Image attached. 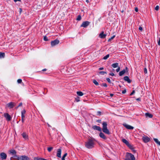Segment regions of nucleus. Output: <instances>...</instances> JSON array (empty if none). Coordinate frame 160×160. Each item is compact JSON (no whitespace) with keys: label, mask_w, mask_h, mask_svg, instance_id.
<instances>
[{"label":"nucleus","mask_w":160,"mask_h":160,"mask_svg":"<svg viewBox=\"0 0 160 160\" xmlns=\"http://www.w3.org/2000/svg\"><path fill=\"white\" fill-rule=\"evenodd\" d=\"M95 142L93 139L89 138L85 143V147L88 149H91L94 147Z\"/></svg>","instance_id":"nucleus-1"},{"label":"nucleus","mask_w":160,"mask_h":160,"mask_svg":"<svg viewBox=\"0 0 160 160\" xmlns=\"http://www.w3.org/2000/svg\"><path fill=\"white\" fill-rule=\"evenodd\" d=\"M102 131L108 135H109L110 134V133L109 131V130L107 128V123L106 122H104L102 123Z\"/></svg>","instance_id":"nucleus-2"},{"label":"nucleus","mask_w":160,"mask_h":160,"mask_svg":"<svg viewBox=\"0 0 160 160\" xmlns=\"http://www.w3.org/2000/svg\"><path fill=\"white\" fill-rule=\"evenodd\" d=\"M125 160H135V158L132 153L127 152L126 153Z\"/></svg>","instance_id":"nucleus-3"},{"label":"nucleus","mask_w":160,"mask_h":160,"mask_svg":"<svg viewBox=\"0 0 160 160\" xmlns=\"http://www.w3.org/2000/svg\"><path fill=\"white\" fill-rule=\"evenodd\" d=\"M59 42V41L58 39H55L51 42V45L53 47L58 44Z\"/></svg>","instance_id":"nucleus-4"},{"label":"nucleus","mask_w":160,"mask_h":160,"mask_svg":"<svg viewBox=\"0 0 160 160\" xmlns=\"http://www.w3.org/2000/svg\"><path fill=\"white\" fill-rule=\"evenodd\" d=\"M90 24L89 22L86 21L83 22L82 24L81 25V27H83L84 28H86Z\"/></svg>","instance_id":"nucleus-5"},{"label":"nucleus","mask_w":160,"mask_h":160,"mask_svg":"<svg viewBox=\"0 0 160 160\" xmlns=\"http://www.w3.org/2000/svg\"><path fill=\"white\" fill-rule=\"evenodd\" d=\"M122 141L123 143L125 144L130 148H131L132 146L129 143V142L125 139H122Z\"/></svg>","instance_id":"nucleus-6"},{"label":"nucleus","mask_w":160,"mask_h":160,"mask_svg":"<svg viewBox=\"0 0 160 160\" xmlns=\"http://www.w3.org/2000/svg\"><path fill=\"white\" fill-rule=\"evenodd\" d=\"M4 117L6 118V120L8 121L11 120L12 118L11 116L8 113H5L4 114Z\"/></svg>","instance_id":"nucleus-7"},{"label":"nucleus","mask_w":160,"mask_h":160,"mask_svg":"<svg viewBox=\"0 0 160 160\" xmlns=\"http://www.w3.org/2000/svg\"><path fill=\"white\" fill-rule=\"evenodd\" d=\"M26 112V111L24 109L22 111V112H21L22 121V122H23V123L24 122V118H25V115H24V114Z\"/></svg>","instance_id":"nucleus-8"},{"label":"nucleus","mask_w":160,"mask_h":160,"mask_svg":"<svg viewBox=\"0 0 160 160\" xmlns=\"http://www.w3.org/2000/svg\"><path fill=\"white\" fill-rule=\"evenodd\" d=\"M15 105L16 104L15 103L11 102L8 103L7 104V105L9 108H11L14 107L15 106Z\"/></svg>","instance_id":"nucleus-9"},{"label":"nucleus","mask_w":160,"mask_h":160,"mask_svg":"<svg viewBox=\"0 0 160 160\" xmlns=\"http://www.w3.org/2000/svg\"><path fill=\"white\" fill-rule=\"evenodd\" d=\"M142 139L145 142H147L150 141V138L147 136L143 137Z\"/></svg>","instance_id":"nucleus-10"},{"label":"nucleus","mask_w":160,"mask_h":160,"mask_svg":"<svg viewBox=\"0 0 160 160\" xmlns=\"http://www.w3.org/2000/svg\"><path fill=\"white\" fill-rule=\"evenodd\" d=\"M0 156L2 159H5L7 158V155L4 152H1L0 153Z\"/></svg>","instance_id":"nucleus-11"},{"label":"nucleus","mask_w":160,"mask_h":160,"mask_svg":"<svg viewBox=\"0 0 160 160\" xmlns=\"http://www.w3.org/2000/svg\"><path fill=\"white\" fill-rule=\"evenodd\" d=\"M62 150L61 148H59L57 149L56 156L58 158L61 157Z\"/></svg>","instance_id":"nucleus-12"},{"label":"nucleus","mask_w":160,"mask_h":160,"mask_svg":"<svg viewBox=\"0 0 160 160\" xmlns=\"http://www.w3.org/2000/svg\"><path fill=\"white\" fill-rule=\"evenodd\" d=\"M123 125L128 129L132 130L134 128L133 127L126 124H123Z\"/></svg>","instance_id":"nucleus-13"},{"label":"nucleus","mask_w":160,"mask_h":160,"mask_svg":"<svg viewBox=\"0 0 160 160\" xmlns=\"http://www.w3.org/2000/svg\"><path fill=\"white\" fill-rule=\"evenodd\" d=\"M125 69H123L122 71H120L119 73V75L120 76H122L126 72H128V68L126 67Z\"/></svg>","instance_id":"nucleus-14"},{"label":"nucleus","mask_w":160,"mask_h":160,"mask_svg":"<svg viewBox=\"0 0 160 160\" xmlns=\"http://www.w3.org/2000/svg\"><path fill=\"white\" fill-rule=\"evenodd\" d=\"M92 128L94 130H96L100 132L102 131V129L100 127L96 125L93 126Z\"/></svg>","instance_id":"nucleus-15"},{"label":"nucleus","mask_w":160,"mask_h":160,"mask_svg":"<svg viewBox=\"0 0 160 160\" xmlns=\"http://www.w3.org/2000/svg\"><path fill=\"white\" fill-rule=\"evenodd\" d=\"M10 153L12 154V155H14V156H13L14 157H18V158L17 155H16V152L15 150L14 149H12L9 151Z\"/></svg>","instance_id":"nucleus-16"},{"label":"nucleus","mask_w":160,"mask_h":160,"mask_svg":"<svg viewBox=\"0 0 160 160\" xmlns=\"http://www.w3.org/2000/svg\"><path fill=\"white\" fill-rule=\"evenodd\" d=\"M20 160H29V158L25 156H22L20 158Z\"/></svg>","instance_id":"nucleus-17"},{"label":"nucleus","mask_w":160,"mask_h":160,"mask_svg":"<svg viewBox=\"0 0 160 160\" xmlns=\"http://www.w3.org/2000/svg\"><path fill=\"white\" fill-rule=\"evenodd\" d=\"M100 137L104 139H106L107 138L103 133L100 132L99 134Z\"/></svg>","instance_id":"nucleus-18"},{"label":"nucleus","mask_w":160,"mask_h":160,"mask_svg":"<svg viewBox=\"0 0 160 160\" xmlns=\"http://www.w3.org/2000/svg\"><path fill=\"white\" fill-rule=\"evenodd\" d=\"M124 80L126 81H127L128 83H130L131 82V80L127 76H126L124 78Z\"/></svg>","instance_id":"nucleus-19"},{"label":"nucleus","mask_w":160,"mask_h":160,"mask_svg":"<svg viewBox=\"0 0 160 160\" xmlns=\"http://www.w3.org/2000/svg\"><path fill=\"white\" fill-rule=\"evenodd\" d=\"M106 35L104 34L103 32H102L99 34V37L101 38H105Z\"/></svg>","instance_id":"nucleus-20"},{"label":"nucleus","mask_w":160,"mask_h":160,"mask_svg":"<svg viewBox=\"0 0 160 160\" xmlns=\"http://www.w3.org/2000/svg\"><path fill=\"white\" fill-rule=\"evenodd\" d=\"M22 136L23 138L25 139L26 140L28 139V135L26 134V133L23 132L22 134Z\"/></svg>","instance_id":"nucleus-21"},{"label":"nucleus","mask_w":160,"mask_h":160,"mask_svg":"<svg viewBox=\"0 0 160 160\" xmlns=\"http://www.w3.org/2000/svg\"><path fill=\"white\" fill-rule=\"evenodd\" d=\"M145 115L146 117H148L149 118H152V117L153 115L148 112H147L145 113Z\"/></svg>","instance_id":"nucleus-22"},{"label":"nucleus","mask_w":160,"mask_h":160,"mask_svg":"<svg viewBox=\"0 0 160 160\" xmlns=\"http://www.w3.org/2000/svg\"><path fill=\"white\" fill-rule=\"evenodd\" d=\"M112 66L113 68H116L118 67V63H113L112 65Z\"/></svg>","instance_id":"nucleus-23"},{"label":"nucleus","mask_w":160,"mask_h":160,"mask_svg":"<svg viewBox=\"0 0 160 160\" xmlns=\"http://www.w3.org/2000/svg\"><path fill=\"white\" fill-rule=\"evenodd\" d=\"M77 93L78 96H81L83 95V93L81 92L78 91L77 92Z\"/></svg>","instance_id":"nucleus-24"},{"label":"nucleus","mask_w":160,"mask_h":160,"mask_svg":"<svg viewBox=\"0 0 160 160\" xmlns=\"http://www.w3.org/2000/svg\"><path fill=\"white\" fill-rule=\"evenodd\" d=\"M5 57V53L3 52H0V58H3Z\"/></svg>","instance_id":"nucleus-25"},{"label":"nucleus","mask_w":160,"mask_h":160,"mask_svg":"<svg viewBox=\"0 0 160 160\" xmlns=\"http://www.w3.org/2000/svg\"><path fill=\"white\" fill-rule=\"evenodd\" d=\"M96 85H99L98 83L95 79H93L92 81Z\"/></svg>","instance_id":"nucleus-26"},{"label":"nucleus","mask_w":160,"mask_h":160,"mask_svg":"<svg viewBox=\"0 0 160 160\" xmlns=\"http://www.w3.org/2000/svg\"><path fill=\"white\" fill-rule=\"evenodd\" d=\"M53 149L52 147H48L47 148V150L49 152H50Z\"/></svg>","instance_id":"nucleus-27"},{"label":"nucleus","mask_w":160,"mask_h":160,"mask_svg":"<svg viewBox=\"0 0 160 160\" xmlns=\"http://www.w3.org/2000/svg\"><path fill=\"white\" fill-rule=\"evenodd\" d=\"M67 153H65L64 155H63V156H62V160H65V157L67 156Z\"/></svg>","instance_id":"nucleus-28"},{"label":"nucleus","mask_w":160,"mask_h":160,"mask_svg":"<svg viewBox=\"0 0 160 160\" xmlns=\"http://www.w3.org/2000/svg\"><path fill=\"white\" fill-rule=\"evenodd\" d=\"M99 73L100 74L104 75L107 73V72L104 71H100L99 72Z\"/></svg>","instance_id":"nucleus-29"},{"label":"nucleus","mask_w":160,"mask_h":160,"mask_svg":"<svg viewBox=\"0 0 160 160\" xmlns=\"http://www.w3.org/2000/svg\"><path fill=\"white\" fill-rule=\"evenodd\" d=\"M109 54H107L103 58V59L104 60H106L109 57Z\"/></svg>","instance_id":"nucleus-30"},{"label":"nucleus","mask_w":160,"mask_h":160,"mask_svg":"<svg viewBox=\"0 0 160 160\" xmlns=\"http://www.w3.org/2000/svg\"><path fill=\"white\" fill-rule=\"evenodd\" d=\"M115 35H113L112 37L110 38H109L108 40V41L110 42V41L112 40L115 37Z\"/></svg>","instance_id":"nucleus-31"},{"label":"nucleus","mask_w":160,"mask_h":160,"mask_svg":"<svg viewBox=\"0 0 160 160\" xmlns=\"http://www.w3.org/2000/svg\"><path fill=\"white\" fill-rule=\"evenodd\" d=\"M81 18L80 15H78L77 20L78 21H79L81 20Z\"/></svg>","instance_id":"nucleus-32"},{"label":"nucleus","mask_w":160,"mask_h":160,"mask_svg":"<svg viewBox=\"0 0 160 160\" xmlns=\"http://www.w3.org/2000/svg\"><path fill=\"white\" fill-rule=\"evenodd\" d=\"M43 39L45 41H48V38L46 36H44Z\"/></svg>","instance_id":"nucleus-33"},{"label":"nucleus","mask_w":160,"mask_h":160,"mask_svg":"<svg viewBox=\"0 0 160 160\" xmlns=\"http://www.w3.org/2000/svg\"><path fill=\"white\" fill-rule=\"evenodd\" d=\"M17 82L18 83H21L22 82V79H19L18 80Z\"/></svg>","instance_id":"nucleus-34"},{"label":"nucleus","mask_w":160,"mask_h":160,"mask_svg":"<svg viewBox=\"0 0 160 160\" xmlns=\"http://www.w3.org/2000/svg\"><path fill=\"white\" fill-rule=\"evenodd\" d=\"M102 85L105 87H107V84L106 83H103L102 84Z\"/></svg>","instance_id":"nucleus-35"},{"label":"nucleus","mask_w":160,"mask_h":160,"mask_svg":"<svg viewBox=\"0 0 160 160\" xmlns=\"http://www.w3.org/2000/svg\"><path fill=\"white\" fill-rule=\"evenodd\" d=\"M159 9V7L158 6H157L155 8V10L156 11H158Z\"/></svg>","instance_id":"nucleus-36"},{"label":"nucleus","mask_w":160,"mask_h":160,"mask_svg":"<svg viewBox=\"0 0 160 160\" xmlns=\"http://www.w3.org/2000/svg\"><path fill=\"white\" fill-rule=\"evenodd\" d=\"M154 141L157 143L159 141L158 140V139L157 138H154Z\"/></svg>","instance_id":"nucleus-37"},{"label":"nucleus","mask_w":160,"mask_h":160,"mask_svg":"<svg viewBox=\"0 0 160 160\" xmlns=\"http://www.w3.org/2000/svg\"><path fill=\"white\" fill-rule=\"evenodd\" d=\"M144 72L146 74L147 73V69L146 68H144Z\"/></svg>","instance_id":"nucleus-38"},{"label":"nucleus","mask_w":160,"mask_h":160,"mask_svg":"<svg viewBox=\"0 0 160 160\" xmlns=\"http://www.w3.org/2000/svg\"><path fill=\"white\" fill-rule=\"evenodd\" d=\"M75 100L77 102H78L80 101L79 98L78 97H77L75 98Z\"/></svg>","instance_id":"nucleus-39"},{"label":"nucleus","mask_w":160,"mask_h":160,"mask_svg":"<svg viewBox=\"0 0 160 160\" xmlns=\"http://www.w3.org/2000/svg\"><path fill=\"white\" fill-rule=\"evenodd\" d=\"M118 68L116 70V71L117 72H118L120 70V68L119 66H118Z\"/></svg>","instance_id":"nucleus-40"},{"label":"nucleus","mask_w":160,"mask_h":160,"mask_svg":"<svg viewBox=\"0 0 160 160\" xmlns=\"http://www.w3.org/2000/svg\"><path fill=\"white\" fill-rule=\"evenodd\" d=\"M106 80H107L108 81V82L109 83H111V81H110V79L108 78L106 79Z\"/></svg>","instance_id":"nucleus-41"},{"label":"nucleus","mask_w":160,"mask_h":160,"mask_svg":"<svg viewBox=\"0 0 160 160\" xmlns=\"http://www.w3.org/2000/svg\"><path fill=\"white\" fill-rule=\"evenodd\" d=\"M135 91L133 90L132 91V92L130 94V95L132 96V95L133 94H134L135 93Z\"/></svg>","instance_id":"nucleus-42"},{"label":"nucleus","mask_w":160,"mask_h":160,"mask_svg":"<svg viewBox=\"0 0 160 160\" xmlns=\"http://www.w3.org/2000/svg\"><path fill=\"white\" fill-rule=\"evenodd\" d=\"M126 89H124V90L123 91H122V93L123 94H124L125 93H126Z\"/></svg>","instance_id":"nucleus-43"},{"label":"nucleus","mask_w":160,"mask_h":160,"mask_svg":"<svg viewBox=\"0 0 160 160\" xmlns=\"http://www.w3.org/2000/svg\"><path fill=\"white\" fill-rule=\"evenodd\" d=\"M139 29L140 31H142V28L140 26L139 28Z\"/></svg>","instance_id":"nucleus-44"},{"label":"nucleus","mask_w":160,"mask_h":160,"mask_svg":"<svg viewBox=\"0 0 160 160\" xmlns=\"http://www.w3.org/2000/svg\"><path fill=\"white\" fill-rule=\"evenodd\" d=\"M97 115H100L101 114V112L100 111H98L97 112Z\"/></svg>","instance_id":"nucleus-45"},{"label":"nucleus","mask_w":160,"mask_h":160,"mask_svg":"<svg viewBox=\"0 0 160 160\" xmlns=\"http://www.w3.org/2000/svg\"><path fill=\"white\" fill-rule=\"evenodd\" d=\"M109 75L112 76H114L115 74L113 73H109Z\"/></svg>","instance_id":"nucleus-46"},{"label":"nucleus","mask_w":160,"mask_h":160,"mask_svg":"<svg viewBox=\"0 0 160 160\" xmlns=\"http://www.w3.org/2000/svg\"><path fill=\"white\" fill-rule=\"evenodd\" d=\"M22 105V103H20L19 104V105H18V106L17 107V108H18V107L21 106Z\"/></svg>","instance_id":"nucleus-47"},{"label":"nucleus","mask_w":160,"mask_h":160,"mask_svg":"<svg viewBox=\"0 0 160 160\" xmlns=\"http://www.w3.org/2000/svg\"><path fill=\"white\" fill-rule=\"evenodd\" d=\"M135 10L136 12H138V9L137 8H136L135 9Z\"/></svg>","instance_id":"nucleus-48"},{"label":"nucleus","mask_w":160,"mask_h":160,"mask_svg":"<svg viewBox=\"0 0 160 160\" xmlns=\"http://www.w3.org/2000/svg\"><path fill=\"white\" fill-rule=\"evenodd\" d=\"M158 44L159 45H160V38H159V40L158 41Z\"/></svg>","instance_id":"nucleus-49"},{"label":"nucleus","mask_w":160,"mask_h":160,"mask_svg":"<svg viewBox=\"0 0 160 160\" xmlns=\"http://www.w3.org/2000/svg\"><path fill=\"white\" fill-rule=\"evenodd\" d=\"M103 69H104L103 68V67H101V68H99V70H102Z\"/></svg>","instance_id":"nucleus-50"},{"label":"nucleus","mask_w":160,"mask_h":160,"mask_svg":"<svg viewBox=\"0 0 160 160\" xmlns=\"http://www.w3.org/2000/svg\"><path fill=\"white\" fill-rule=\"evenodd\" d=\"M136 100L137 101H141V99H140V98H138L136 99Z\"/></svg>","instance_id":"nucleus-51"},{"label":"nucleus","mask_w":160,"mask_h":160,"mask_svg":"<svg viewBox=\"0 0 160 160\" xmlns=\"http://www.w3.org/2000/svg\"><path fill=\"white\" fill-rule=\"evenodd\" d=\"M13 0L15 2H17V1H21V0Z\"/></svg>","instance_id":"nucleus-52"},{"label":"nucleus","mask_w":160,"mask_h":160,"mask_svg":"<svg viewBox=\"0 0 160 160\" xmlns=\"http://www.w3.org/2000/svg\"><path fill=\"white\" fill-rule=\"evenodd\" d=\"M113 96V94H110V96L111 97H112Z\"/></svg>","instance_id":"nucleus-53"},{"label":"nucleus","mask_w":160,"mask_h":160,"mask_svg":"<svg viewBox=\"0 0 160 160\" xmlns=\"http://www.w3.org/2000/svg\"><path fill=\"white\" fill-rule=\"evenodd\" d=\"M157 144L160 146V142L159 141Z\"/></svg>","instance_id":"nucleus-54"},{"label":"nucleus","mask_w":160,"mask_h":160,"mask_svg":"<svg viewBox=\"0 0 160 160\" xmlns=\"http://www.w3.org/2000/svg\"><path fill=\"white\" fill-rule=\"evenodd\" d=\"M46 69H44L42 70V71H46Z\"/></svg>","instance_id":"nucleus-55"},{"label":"nucleus","mask_w":160,"mask_h":160,"mask_svg":"<svg viewBox=\"0 0 160 160\" xmlns=\"http://www.w3.org/2000/svg\"><path fill=\"white\" fill-rule=\"evenodd\" d=\"M13 158V157H11L10 158V160H12V158Z\"/></svg>","instance_id":"nucleus-56"},{"label":"nucleus","mask_w":160,"mask_h":160,"mask_svg":"<svg viewBox=\"0 0 160 160\" xmlns=\"http://www.w3.org/2000/svg\"><path fill=\"white\" fill-rule=\"evenodd\" d=\"M20 12H21L22 11V10L21 8H20Z\"/></svg>","instance_id":"nucleus-57"},{"label":"nucleus","mask_w":160,"mask_h":160,"mask_svg":"<svg viewBox=\"0 0 160 160\" xmlns=\"http://www.w3.org/2000/svg\"><path fill=\"white\" fill-rule=\"evenodd\" d=\"M124 12V10H122L121 11V12H122V13H123Z\"/></svg>","instance_id":"nucleus-58"},{"label":"nucleus","mask_w":160,"mask_h":160,"mask_svg":"<svg viewBox=\"0 0 160 160\" xmlns=\"http://www.w3.org/2000/svg\"><path fill=\"white\" fill-rule=\"evenodd\" d=\"M86 2H89V1H88V0H87L86 1Z\"/></svg>","instance_id":"nucleus-59"},{"label":"nucleus","mask_w":160,"mask_h":160,"mask_svg":"<svg viewBox=\"0 0 160 160\" xmlns=\"http://www.w3.org/2000/svg\"><path fill=\"white\" fill-rule=\"evenodd\" d=\"M98 122H99V121H100V120H98Z\"/></svg>","instance_id":"nucleus-60"},{"label":"nucleus","mask_w":160,"mask_h":160,"mask_svg":"<svg viewBox=\"0 0 160 160\" xmlns=\"http://www.w3.org/2000/svg\"><path fill=\"white\" fill-rule=\"evenodd\" d=\"M98 122H99V121H100V120H98Z\"/></svg>","instance_id":"nucleus-61"},{"label":"nucleus","mask_w":160,"mask_h":160,"mask_svg":"<svg viewBox=\"0 0 160 160\" xmlns=\"http://www.w3.org/2000/svg\"><path fill=\"white\" fill-rule=\"evenodd\" d=\"M98 122H99V121H100V120H98Z\"/></svg>","instance_id":"nucleus-62"},{"label":"nucleus","mask_w":160,"mask_h":160,"mask_svg":"<svg viewBox=\"0 0 160 160\" xmlns=\"http://www.w3.org/2000/svg\"><path fill=\"white\" fill-rule=\"evenodd\" d=\"M98 122H99V121H100V120H98Z\"/></svg>","instance_id":"nucleus-63"}]
</instances>
